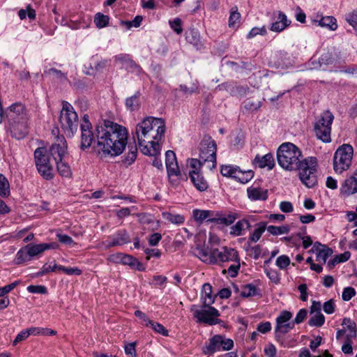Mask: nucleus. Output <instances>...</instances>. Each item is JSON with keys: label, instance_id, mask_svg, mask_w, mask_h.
<instances>
[{"label": "nucleus", "instance_id": "nucleus-1", "mask_svg": "<svg viewBox=\"0 0 357 357\" xmlns=\"http://www.w3.org/2000/svg\"><path fill=\"white\" fill-rule=\"evenodd\" d=\"M278 165L287 171H298L301 181L307 188H313L317 183L316 175L318 161L316 157L303 158L301 149L291 142L282 144L277 151Z\"/></svg>", "mask_w": 357, "mask_h": 357}, {"label": "nucleus", "instance_id": "nucleus-2", "mask_svg": "<svg viewBox=\"0 0 357 357\" xmlns=\"http://www.w3.org/2000/svg\"><path fill=\"white\" fill-rule=\"evenodd\" d=\"M127 129L116 123L105 120L96 127L97 151L104 156H117L122 153L128 141Z\"/></svg>", "mask_w": 357, "mask_h": 357}, {"label": "nucleus", "instance_id": "nucleus-3", "mask_svg": "<svg viewBox=\"0 0 357 357\" xmlns=\"http://www.w3.org/2000/svg\"><path fill=\"white\" fill-rule=\"evenodd\" d=\"M165 132V123L161 118L149 116L139 122L135 135L142 152L144 155L155 156L160 153L158 141Z\"/></svg>", "mask_w": 357, "mask_h": 357}, {"label": "nucleus", "instance_id": "nucleus-4", "mask_svg": "<svg viewBox=\"0 0 357 357\" xmlns=\"http://www.w3.org/2000/svg\"><path fill=\"white\" fill-rule=\"evenodd\" d=\"M194 255L202 261L209 264H220L223 262L238 261V252L231 248L223 247L220 249L208 248V247L197 245L194 249Z\"/></svg>", "mask_w": 357, "mask_h": 357}, {"label": "nucleus", "instance_id": "nucleus-5", "mask_svg": "<svg viewBox=\"0 0 357 357\" xmlns=\"http://www.w3.org/2000/svg\"><path fill=\"white\" fill-rule=\"evenodd\" d=\"M334 119L333 114L328 111L322 112L314 123V130L317 139L324 143L331 142V126Z\"/></svg>", "mask_w": 357, "mask_h": 357}, {"label": "nucleus", "instance_id": "nucleus-6", "mask_svg": "<svg viewBox=\"0 0 357 357\" xmlns=\"http://www.w3.org/2000/svg\"><path fill=\"white\" fill-rule=\"evenodd\" d=\"M59 121L62 129L68 135L73 136L77 130L78 116L73 107L68 102H63Z\"/></svg>", "mask_w": 357, "mask_h": 357}, {"label": "nucleus", "instance_id": "nucleus-7", "mask_svg": "<svg viewBox=\"0 0 357 357\" xmlns=\"http://www.w3.org/2000/svg\"><path fill=\"white\" fill-rule=\"evenodd\" d=\"M353 153V147L347 144L340 146L336 150L333 156V169L336 173L342 174L349 168Z\"/></svg>", "mask_w": 357, "mask_h": 357}, {"label": "nucleus", "instance_id": "nucleus-8", "mask_svg": "<svg viewBox=\"0 0 357 357\" xmlns=\"http://www.w3.org/2000/svg\"><path fill=\"white\" fill-rule=\"evenodd\" d=\"M35 163L39 174L46 180L54 177L53 167L50 162L49 154L45 147H38L34 151Z\"/></svg>", "mask_w": 357, "mask_h": 357}, {"label": "nucleus", "instance_id": "nucleus-9", "mask_svg": "<svg viewBox=\"0 0 357 357\" xmlns=\"http://www.w3.org/2000/svg\"><path fill=\"white\" fill-rule=\"evenodd\" d=\"M216 143L211 137H204L200 142L199 157L204 162L208 163L207 167L209 169L216 167Z\"/></svg>", "mask_w": 357, "mask_h": 357}, {"label": "nucleus", "instance_id": "nucleus-10", "mask_svg": "<svg viewBox=\"0 0 357 357\" xmlns=\"http://www.w3.org/2000/svg\"><path fill=\"white\" fill-rule=\"evenodd\" d=\"M234 347L232 340L225 338V336L215 335L208 340L202 348L204 354L211 356L220 351H229Z\"/></svg>", "mask_w": 357, "mask_h": 357}, {"label": "nucleus", "instance_id": "nucleus-11", "mask_svg": "<svg viewBox=\"0 0 357 357\" xmlns=\"http://www.w3.org/2000/svg\"><path fill=\"white\" fill-rule=\"evenodd\" d=\"M193 316L197 319V322H202L213 326L219 324L220 320L217 319L220 316L218 310L208 305L202 308H199L196 305H193L191 308Z\"/></svg>", "mask_w": 357, "mask_h": 357}, {"label": "nucleus", "instance_id": "nucleus-12", "mask_svg": "<svg viewBox=\"0 0 357 357\" xmlns=\"http://www.w3.org/2000/svg\"><path fill=\"white\" fill-rule=\"evenodd\" d=\"M292 313L287 310L282 311L277 317L275 327V340L281 344H283L282 337L294 328V323L291 321Z\"/></svg>", "mask_w": 357, "mask_h": 357}, {"label": "nucleus", "instance_id": "nucleus-13", "mask_svg": "<svg viewBox=\"0 0 357 357\" xmlns=\"http://www.w3.org/2000/svg\"><path fill=\"white\" fill-rule=\"evenodd\" d=\"M81 128V144L80 149L82 150L89 148L94 140L95 136L91 129L92 126L89 121V117L87 114H84L82 119V123L80 126Z\"/></svg>", "mask_w": 357, "mask_h": 357}, {"label": "nucleus", "instance_id": "nucleus-14", "mask_svg": "<svg viewBox=\"0 0 357 357\" xmlns=\"http://www.w3.org/2000/svg\"><path fill=\"white\" fill-rule=\"evenodd\" d=\"M66 152L67 144L63 137H58L57 142L52 144L49 149V153L52 156L55 162L62 160Z\"/></svg>", "mask_w": 357, "mask_h": 357}, {"label": "nucleus", "instance_id": "nucleus-15", "mask_svg": "<svg viewBox=\"0 0 357 357\" xmlns=\"http://www.w3.org/2000/svg\"><path fill=\"white\" fill-rule=\"evenodd\" d=\"M239 218L240 215L236 212L229 211L227 214H223L222 212L217 211L215 216L207 220V221L217 225L229 226L231 225Z\"/></svg>", "mask_w": 357, "mask_h": 357}, {"label": "nucleus", "instance_id": "nucleus-16", "mask_svg": "<svg viewBox=\"0 0 357 357\" xmlns=\"http://www.w3.org/2000/svg\"><path fill=\"white\" fill-rule=\"evenodd\" d=\"M28 119L10 121V132L13 137L20 139L28 133Z\"/></svg>", "mask_w": 357, "mask_h": 357}, {"label": "nucleus", "instance_id": "nucleus-17", "mask_svg": "<svg viewBox=\"0 0 357 357\" xmlns=\"http://www.w3.org/2000/svg\"><path fill=\"white\" fill-rule=\"evenodd\" d=\"M111 241L107 242V247L121 246L130 242V238L125 229L118 230L114 235L109 237Z\"/></svg>", "mask_w": 357, "mask_h": 357}, {"label": "nucleus", "instance_id": "nucleus-18", "mask_svg": "<svg viewBox=\"0 0 357 357\" xmlns=\"http://www.w3.org/2000/svg\"><path fill=\"white\" fill-rule=\"evenodd\" d=\"M277 20L273 22L270 27V30L274 32H281L289 26L291 21L287 19V15L282 11H278L273 13Z\"/></svg>", "mask_w": 357, "mask_h": 357}, {"label": "nucleus", "instance_id": "nucleus-19", "mask_svg": "<svg viewBox=\"0 0 357 357\" xmlns=\"http://www.w3.org/2000/svg\"><path fill=\"white\" fill-rule=\"evenodd\" d=\"M247 195L252 202L266 201L268 199V190L254 185L247 189Z\"/></svg>", "mask_w": 357, "mask_h": 357}, {"label": "nucleus", "instance_id": "nucleus-20", "mask_svg": "<svg viewBox=\"0 0 357 357\" xmlns=\"http://www.w3.org/2000/svg\"><path fill=\"white\" fill-rule=\"evenodd\" d=\"M9 117L10 121L28 119L24 106L20 102L13 104L10 107Z\"/></svg>", "mask_w": 357, "mask_h": 357}, {"label": "nucleus", "instance_id": "nucleus-21", "mask_svg": "<svg viewBox=\"0 0 357 357\" xmlns=\"http://www.w3.org/2000/svg\"><path fill=\"white\" fill-rule=\"evenodd\" d=\"M251 225L249 220L245 218H243L230 227L229 234L234 237L242 236L244 234V231L245 229H249Z\"/></svg>", "mask_w": 357, "mask_h": 357}, {"label": "nucleus", "instance_id": "nucleus-22", "mask_svg": "<svg viewBox=\"0 0 357 357\" xmlns=\"http://www.w3.org/2000/svg\"><path fill=\"white\" fill-rule=\"evenodd\" d=\"M253 164L257 165L259 168L267 167L268 169H272L275 166L273 155L271 153L264 156L257 154L253 160Z\"/></svg>", "mask_w": 357, "mask_h": 357}, {"label": "nucleus", "instance_id": "nucleus-23", "mask_svg": "<svg viewBox=\"0 0 357 357\" xmlns=\"http://www.w3.org/2000/svg\"><path fill=\"white\" fill-rule=\"evenodd\" d=\"M189 174L191 181L198 190L203 192L208 188V183L199 172L191 170Z\"/></svg>", "mask_w": 357, "mask_h": 357}, {"label": "nucleus", "instance_id": "nucleus-24", "mask_svg": "<svg viewBox=\"0 0 357 357\" xmlns=\"http://www.w3.org/2000/svg\"><path fill=\"white\" fill-rule=\"evenodd\" d=\"M314 22L318 23L321 27L327 28L331 31H335L337 28V20L333 16H322L317 15Z\"/></svg>", "mask_w": 357, "mask_h": 357}, {"label": "nucleus", "instance_id": "nucleus-25", "mask_svg": "<svg viewBox=\"0 0 357 357\" xmlns=\"http://www.w3.org/2000/svg\"><path fill=\"white\" fill-rule=\"evenodd\" d=\"M340 191L347 195L357 192V178L353 176L346 178L342 184Z\"/></svg>", "mask_w": 357, "mask_h": 357}, {"label": "nucleus", "instance_id": "nucleus-26", "mask_svg": "<svg viewBox=\"0 0 357 357\" xmlns=\"http://www.w3.org/2000/svg\"><path fill=\"white\" fill-rule=\"evenodd\" d=\"M215 296H213L212 286L209 283H205L202 289V301L204 307L211 305L215 302Z\"/></svg>", "mask_w": 357, "mask_h": 357}, {"label": "nucleus", "instance_id": "nucleus-27", "mask_svg": "<svg viewBox=\"0 0 357 357\" xmlns=\"http://www.w3.org/2000/svg\"><path fill=\"white\" fill-rule=\"evenodd\" d=\"M140 93L136 92L133 96L128 97L125 100V105L130 112L137 111L140 108Z\"/></svg>", "mask_w": 357, "mask_h": 357}, {"label": "nucleus", "instance_id": "nucleus-28", "mask_svg": "<svg viewBox=\"0 0 357 357\" xmlns=\"http://www.w3.org/2000/svg\"><path fill=\"white\" fill-rule=\"evenodd\" d=\"M256 229L253 231L252 234H250L249 236V240L248 242V244L250 245V242L256 243L257 242L262 234L265 231L266 229V222H260L259 223L257 224Z\"/></svg>", "mask_w": 357, "mask_h": 357}, {"label": "nucleus", "instance_id": "nucleus-29", "mask_svg": "<svg viewBox=\"0 0 357 357\" xmlns=\"http://www.w3.org/2000/svg\"><path fill=\"white\" fill-rule=\"evenodd\" d=\"M218 88H219L220 90L225 89L229 91H230L231 94L233 96L239 94L241 96H244L246 94V92L248 91V89L245 87H243L242 86H233L228 84H222L218 85Z\"/></svg>", "mask_w": 357, "mask_h": 357}, {"label": "nucleus", "instance_id": "nucleus-30", "mask_svg": "<svg viewBox=\"0 0 357 357\" xmlns=\"http://www.w3.org/2000/svg\"><path fill=\"white\" fill-rule=\"evenodd\" d=\"M137 148L135 143L133 144L128 145V152L123 160V162L125 165L129 166L132 165L137 158Z\"/></svg>", "mask_w": 357, "mask_h": 357}, {"label": "nucleus", "instance_id": "nucleus-31", "mask_svg": "<svg viewBox=\"0 0 357 357\" xmlns=\"http://www.w3.org/2000/svg\"><path fill=\"white\" fill-rule=\"evenodd\" d=\"M215 212L208 211V210H199L195 209L193 211V216L196 221H198L199 223H202L204 220L206 219L212 218L215 216Z\"/></svg>", "mask_w": 357, "mask_h": 357}, {"label": "nucleus", "instance_id": "nucleus-32", "mask_svg": "<svg viewBox=\"0 0 357 357\" xmlns=\"http://www.w3.org/2000/svg\"><path fill=\"white\" fill-rule=\"evenodd\" d=\"M261 106V101H254L251 98H248L243 102V109L246 112H254L257 111Z\"/></svg>", "mask_w": 357, "mask_h": 357}, {"label": "nucleus", "instance_id": "nucleus-33", "mask_svg": "<svg viewBox=\"0 0 357 357\" xmlns=\"http://www.w3.org/2000/svg\"><path fill=\"white\" fill-rule=\"evenodd\" d=\"M29 335H54L56 331L47 328L31 327L27 328Z\"/></svg>", "mask_w": 357, "mask_h": 357}, {"label": "nucleus", "instance_id": "nucleus-34", "mask_svg": "<svg viewBox=\"0 0 357 357\" xmlns=\"http://www.w3.org/2000/svg\"><path fill=\"white\" fill-rule=\"evenodd\" d=\"M254 176V172L252 170L242 171L238 167L234 178L241 183H246Z\"/></svg>", "mask_w": 357, "mask_h": 357}, {"label": "nucleus", "instance_id": "nucleus-35", "mask_svg": "<svg viewBox=\"0 0 357 357\" xmlns=\"http://www.w3.org/2000/svg\"><path fill=\"white\" fill-rule=\"evenodd\" d=\"M162 218L172 224L181 225L185 221V218L179 214H172L169 212H164L162 213Z\"/></svg>", "mask_w": 357, "mask_h": 357}, {"label": "nucleus", "instance_id": "nucleus-36", "mask_svg": "<svg viewBox=\"0 0 357 357\" xmlns=\"http://www.w3.org/2000/svg\"><path fill=\"white\" fill-rule=\"evenodd\" d=\"M57 171L59 174L63 177H70L72 175V172L70 165L62 160H59L56 162Z\"/></svg>", "mask_w": 357, "mask_h": 357}, {"label": "nucleus", "instance_id": "nucleus-37", "mask_svg": "<svg viewBox=\"0 0 357 357\" xmlns=\"http://www.w3.org/2000/svg\"><path fill=\"white\" fill-rule=\"evenodd\" d=\"M29 255L28 250L25 248V246L20 249L14 259V264L16 265H20L26 261H29Z\"/></svg>", "mask_w": 357, "mask_h": 357}, {"label": "nucleus", "instance_id": "nucleus-38", "mask_svg": "<svg viewBox=\"0 0 357 357\" xmlns=\"http://www.w3.org/2000/svg\"><path fill=\"white\" fill-rule=\"evenodd\" d=\"M25 248L28 250V254L29 255V259L42 253L45 251L43 243L40 244H28L25 246Z\"/></svg>", "mask_w": 357, "mask_h": 357}, {"label": "nucleus", "instance_id": "nucleus-39", "mask_svg": "<svg viewBox=\"0 0 357 357\" xmlns=\"http://www.w3.org/2000/svg\"><path fill=\"white\" fill-rule=\"evenodd\" d=\"M319 62L320 63V66H321L322 65H335L337 63V59L332 52H327L321 54V56L319 58Z\"/></svg>", "mask_w": 357, "mask_h": 357}, {"label": "nucleus", "instance_id": "nucleus-40", "mask_svg": "<svg viewBox=\"0 0 357 357\" xmlns=\"http://www.w3.org/2000/svg\"><path fill=\"white\" fill-rule=\"evenodd\" d=\"M10 195V184L8 179L0 174V196L7 197Z\"/></svg>", "mask_w": 357, "mask_h": 357}, {"label": "nucleus", "instance_id": "nucleus-41", "mask_svg": "<svg viewBox=\"0 0 357 357\" xmlns=\"http://www.w3.org/2000/svg\"><path fill=\"white\" fill-rule=\"evenodd\" d=\"M267 231L273 236H278L284 234H288L289 232V227L288 225H282L280 227L270 225L266 226Z\"/></svg>", "mask_w": 357, "mask_h": 357}, {"label": "nucleus", "instance_id": "nucleus-42", "mask_svg": "<svg viewBox=\"0 0 357 357\" xmlns=\"http://www.w3.org/2000/svg\"><path fill=\"white\" fill-rule=\"evenodd\" d=\"M238 169V167L237 166L225 165L221 166L220 173L223 176L234 178V176H236Z\"/></svg>", "mask_w": 357, "mask_h": 357}, {"label": "nucleus", "instance_id": "nucleus-43", "mask_svg": "<svg viewBox=\"0 0 357 357\" xmlns=\"http://www.w3.org/2000/svg\"><path fill=\"white\" fill-rule=\"evenodd\" d=\"M146 326L151 327L155 332L167 337L169 335L168 331L160 324L155 322L153 321H149V323L146 324Z\"/></svg>", "mask_w": 357, "mask_h": 357}, {"label": "nucleus", "instance_id": "nucleus-44", "mask_svg": "<svg viewBox=\"0 0 357 357\" xmlns=\"http://www.w3.org/2000/svg\"><path fill=\"white\" fill-rule=\"evenodd\" d=\"M333 254L332 249L326 247L321 248V250H319L317 253L316 260L319 262L325 264L327 259Z\"/></svg>", "mask_w": 357, "mask_h": 357}, {"label": "nucleus", "instance_id": "nucleus-45", "mask_svg": "<svg viewBox=\"0 0 357 357\" xmlns=\"http://www.w3.org/2000/svg\"><path fill=\"white\" fill-rule=\"evenodd\" d=\"M109 17L101 13H98L94 17V22L99 29L105 27L109 23Z\"/></svg>", "mask_w": 357, "mask_h": 357}, {"label": "nucleus", "instance_id": "nucleus-46", "mask_svg": "<svg viewBox=\"0 0 357 357\" xmlns=\"http://www.w3.org/2000/svg\"><path fill=\"white\" fill-rule=\"evenodd\" d=\"M259 293H258L257 288L256 287L255 285H254L252 284H248L245 285L243 287V289L241 292V295L243 297L254 296L257 295Z\"/></svg>", "mask_w": 357, "mask_h": 357}, {"label": "nucleus", "instance_id": "nucleus-47", "mask_svg": "<svg viewBox=\"0 0 357 357\" xmlns=\"http://www.w3.org/2000/svg\"><path fill=\"white\" fill-rule=\"evenodd\" d=\"M45 75H54V77L58 79L59 82H63L68 79L67 75L66 73H62L61 70H59L56 68H50L44 72Z\"/></svg>", "mask_w": 357, "mask_h": 357}, {"label": "nucleus", "instance_id": "nucleus-48", "mask_svg": "<svg viewBox=\"0 0 357 357\" xmlns=\"http://www.w3.org/2000/svg\"><path fill=\"white\" fill-rule=\"evenodd\" d=\"M324 316L321 312H319L310 317L308 321V324L311 326L320 327L324 324Z\"/></svg>", "mask_w": 357, "mask_h": 357}, {"label": "nucleus", "instance_id": "nucleus-49", "mask_svg": "<svg viewBox=\"0 0 357 357\" xmlns=\"http://www.w3.org/2000/svg\"><path fill=\"white\" fill-rule=\"evenodd\" d=\"M241 14L238 12V8L234 6L231 8L229 18V26L234 27L237 22H239Z\"/></svg>", "mask_w": 357, "mask_h": 357}, {"label": "nucleus", "instance_id": "nucleus-50", "mask_svg": "<svg viewBox=\"0 0 357 357\" xmlns=\"http://www.w3.org/2000/svg\"><path fill=\"white\" fill-rule=\"evenodd\" d=\"M124 58L126 59L128 61V63L125 65V68L127 70L137 74L141 72L142 68L140 66L132 61L130 56H126Z\"/></svg>", "mask_w": 357, "mask_h": 357}, {"label": "nucleus", "instance_id": "nucleus-51", "mask_svg": "<svg viewBox=\"0 0 357 357\" xmlns=\"http://www.w3.org/2000/svg\"><path fill=\"white\" fill-rule=\"evenodd\" d=\"M56 236V238L58 239V241L63 245H74L76 244L74 242L73 239L70 236H68L67 234L57 233Z\"/></svg>", "mask_w": 357, "mask_h": 357}, {"label": "nucleus", "instance_id": "nucleus-52", "mask_svg": "<svg viewBox=\"0 0 357 357\" xmlns=\"http://www.w3.org/2000/svg\"><path fill=\"white\" fill-rule=\"evenodd\" d=\"M275 264L280 269H284L290 264V259L284 255L279 256L276 259Z\"/></svg>", "mask_w": 357, "mask_h": 357}, {"label": "nucleus", "instance_id": "nucleus-53", "mask_svg": "<svg viewBox=\"0 0 357 357\" xmlns=\"http://www.w3.org/2000/svg\"><path fill=\"white\" fill-rule=\"evenodd\" d=\"M173 165H169L166 166L167 175L170 178L171 176H181V172L178 165L177 162L173 163Z\"/></svg>", "mask_w": 357, "mask_h": 357}, {"label": "nucleus", "instance_id": "nucleus-54", "mask_svg": "<svg viewBox=\"0 0 357 357\" xmlns=\"http://www.w3.org/2000/svg\"><path fill=\"white\" fill-rule=\"evenodd\" d=\"M27 291L31 294H45L47 292L46 287L43 285H29L27 287Z\"/></svg>", "mask_w": 357, "mask_h": 357}, {"label": "nucleus", "instance_id": "nucleus-55", "mask_svg": "<svg viewBox=\"0 0 357 357\" xmlns=\"http://www.w3.org/2000/svg\"><path fill=\"white\" fill-rule=\"evenodd\" d=\"M345 19L347 22L357 31V10L347 14Z\"/></svg>", "mask_w": 357, "mask_h": 357}, {"label": "nucleus", "instance_id": "nucleus-56", "mask_svg": "<svg viewBox=\"0 0 357 357\" xmlns=\"http://www.w3.org/2000/svg\"><path fill=\"white\" fill-rule=\"evenodd\" d=\"M356 295V290L354 288L348 287L343 289L342 298L344 301H350Z\"/></svg>", "mask_w": 357, "mask_h": 357}, {"label": "nucleus", "instance_id": "nucleus-57", "mask_svg": "<svg viewBox=\"0 0 357 357\" xmlns=\"http://www.w3.org/2000/svg\"><path fill=\"white\" fill-rule=\"evenodd\" d=\"M186 39L191 43H197L199 39V34L195 29H190L186 32Z\"/></svg>", "mask_w": 357, "mask_h": 357}, {"label": "nucleus", "instance_id": "nucleus-58", "mask_svg": "<svg viewBox=\"0 0 357 357\" xmlns=\"http://www.w3.org/2000/svg\"><path fill=\"white\" fill-rule=\"evenodd\" d=\"M170 27L177 33L180 34L183 31L181 27V20L180 18H175L169 22Z\"/></svg>", "mask_w": 357, "mask_h": 357}, {"label": "nucleus", "instance_id": "nucleus-59", "mask_svg": "<svg viewBox=\"0 0 357 357\" xmlns=\"http://www.w3.org/2000/svg\"><path fill=\"white\" fill-rule=\"evenodd\" d=\"M235 264H231L227 269V272L231 277L234 278L237 275L238 271L240 269V258L238 257V261H234Z\"/></svg>", "mask_w": 357, "mask_h": 357}, {"label": "nucleus", "instance_id": "nucleus-60", "mask_svg": "<svg viewBox=\"0 0 357 357\" xmlns=\"http://www.w3.org/2000/svg\"><path fill=\"white\" fill-rule=\"evenodd\" d=\"M352 339L349 337H346L342 347V351L345 354H353V348H352Z\"/></svg>", "mask_w": 357, "mask_h": 357}, {"label": "nucleus", "instance_id": "nucleus-61", "mask_svg": "<svg viewBox=\"0 0 357 357\" xmlns=\"http://www.w3.org/2000/svg\"><path fill=\"white\" fill-rule=\"evenodd\" d=\"M142 17L140 15H137L133 20L132 21H122L121 23L125 24L128 29L134 27H139L142 22Z\"/></svg>", "mask_w": 357, "mask_h": 357}, {"label": "nucleus", "instance_id": "nucleus-62", "mask_svg": "<svg viewBox=\"0 0 357 357\" xmlns=\"http://www.w3.org/2000/svg\"><path fill=\"white\" fill-rule=\"evenodd\" d=\"M266 33H267L266 29V27L264 26L261 27V28L254 27L248 33L247 38H254L255 36H256L258 34L265 35V34H266Z\"/></svg>", "mask_w": 357, "mask_h": 357}, {"label": "nucleus", "instance_id": "nucleus-63", "mask_svg": "<svg viewBox=\"0 0 357 357\" xmlns=\"http://www.w3.org/2000/svg\"><path fill=\"white\" fill-rule=\"evenodd\" d=\"M307 314V311L306 309H301L297 313L295 319L292 321V322L294 323V326H295V324H299L302 323L305 319Z\"/></svg>", "mask_w": 357, "mask_h": 357}, {"label": "nucleus", "instance_id": "nucleus-64", "mask_svg": "<svg viewBox=\"0 0 357 357\" xmlns=\"http://www.w3.org/2000/svg\"><path fill=\"white\" fill-rule=\"evenodd\" d=\"M205 163L199 158V159L192 158L189 160L190 167L192 169V170H195L196 172H199L201 167Z\"/></svg>", "mask_w": 357, "mask_h": 357}]
</instances>
